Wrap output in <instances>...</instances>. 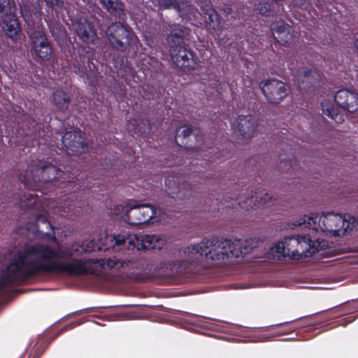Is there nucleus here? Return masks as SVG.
Segmentation results:
<instances>
[{
	"instance_id": "a211bd4d",
	"label": "nucleus",
	"mask_w": 358,
	"mask_h": 358,
	"mask_svg": "<svg viewBox=\"0 0 358 358\" xmlns=\"http://www.w3.org/2000/svg\"><path fill=\"white\" fill-rule=\"evenodd\" d=\"M134 238L136 242L135 246L138 250H160L164 244V241L155 234H145L141 237L134 236Z\"/></svg>"
},
{
	"instance_id": "39448f33",
	"label": "nucleus",
	"mask_w": 358,
	"mask_h": 358,
	"mask_svg": "<svg viewBox=\"0 0 358 358\" xmlns=\"http://www.w3.org/2000/svg\"><path fill=\"white\" fill-rule=\"evenodd\" d=\"M294 227L304 225L312 234H315L318 228L322 231L331 236H340L345 235L350 228V223L341 214L333 212L322 213L318 219V215L310 213L308 217L305 215L292 222Z\"/></svg>"
},
{
	"instance_id": "5701e85b",
	"label": "nucleus",
	"mask_w": 358,
	"mask_h": 358,
	"mask_svg": "<svg viewBox=\"0 0 358 358\" xmlns=\"http://www.w3.org/2000/svg\"><path fill=\"white\" fill-rule=\"evenodd\" d=\"M52 101L55 107L62 112L69 108L71 99L69 94L62 90H57L52 93Z\"/></svg>"
},
{
	"instance_id": "c756f323",
	"label": "nucleus",
	"mask_w": 358,
	"mask_h": 358,
	"mask_svg": "<svg viewBox=\"0 0 358 358\" xmlns=\"http://www.w3.org/2000/svg\"><path fill=\"white\" fill-rule=\"evenodd\" d=\"M255 10L259 15L266 17L273 16V11L271 9V4L265 1H259L255 5Z\"/></svg>"
},
{
	"instance_id": "b1692460",
	"label": "nucleus",
	"mask_w": 358,
	"mask_h": 358,
	"mask_svg": "<svg viewBox=\"0 0 358 358\" xmlns=\"http://www.w3.org/2000/svg\"><path fill=\"white\" fill-rule=\"evenodd\" d=\"M322 112L327 116L334 120L336 123H342L345 119L340 114V110L338 107L334 106L329 103H322Z\"/></svg>"
},
{
	"instance_id": "2f4dec72",
	"label": "nucleus",
	"mask_w": 358,
	"mask_h": 358,
	"mask_svg": "<svg viewBox=\"0 0 358 358\" xmlns=\"http://www.w3.org/2000/svg\"><path fill=\"white\" fill-rule=\"evenodd\" d=\"M81 60L92 62L94 59L93 52L90 47H80L78 49V55L76 57Z\"/></svg>"
},
{
	"instance_id": "20e7f679",
	"label": "nucleus",
	"mask_w": 358,
	"mask_h": 358,
	"mask_svg": "<svg viewBox=\"0 0 358 358\" xmlns=\"http://www.w3.org/2000/svg\"><path fill=\"white\" fill-rule=\"evenodd\" d=\"M319 245L318 238H315L309 231L303 235L285 236L271 251L274 258L279 260L287 258L299 260L313 256L319 251Z\"/></svg>"
},
{
	"instance_id": "f704fd0d",
	"label": "nucleus",
	"mask_w": 358,
	"mask_h": 358,
	"mask_svg": "<svg viewBox=\"0 0 358 358\" xmlns=\"http://www.w3.org/2000/svg\"><path fill=\"white\" fill-rule=\"evenodd\" d=\"M278 169L282 173H289L292 171L293 168L292 160L291 157L282 158V155L280 157V162L278 164Z\"/></svg>"
},
{
	"instance_id": "09e8293b",
	"label": "nucleus",
	"mask_w": 358,
	"mask_h": 358,
	"mask_svg": "<svg viewBox=\"0 0 358 358\" xmlns=\"http://www.w3.org/2000/svg\"><path fill=\"white\" fill-rule=\"evenodd\" d=\"M115 263L110 259L108 260V266L110 267H114Z\"/></svg>"
},
{
	"instance_id": "a18cd8bd",
	"label": "nucleus",
	"mask_w": 358,
	"mask_h": 358,
	"mask_svg": "<svg viewBox=\"0 0 358 358\" xmlns=\"http://www.w3.org/2000/svg\"><path fill=\"white\" fill-rule=\"evenodd\" d=\"M324 2H325V0H316L315 3L317 8H320L323 6Z\"/></svg>"
},
{
	"instance_id": "0eeeda50",
	"label": "nucleus",
	"mask_w": 358,
	"mask_h": 358,
	"mask_svg": "<svg viewBox=\"0 0 358 358\" xmlns=\"http://www.w3.org/2000/svg\"><path fill=\"white\" fill-rule=\"evenodd\" d=\"M157 215L156 208L150 203L131 202L127 205L123 220L130 225L148 224Z\"/></svg>"
},
{
	"instance_id": "dca6fc26",
	"label": "nucleus",
	"mask_w": 358,
	"mask_h": 358,
	"mask_svg": "<svg viewBox=\"0 0 358 358\" xmlns=\"http://www.w3.org/2000/svg\"><path fill=\"white\" fill-rule=\"evenodd\" d=\"M189 29L180 24L171 26V31L167 35L166 41L169 51L186 46L185 41L188 40Z\"/></svg>"
},
{
	"instance_id": "c85d7f7f",
	"label": "nucleus",
	"mask_w": 358,
	"mask_h": 358,
	"mask_svg": "<svg viewBox=\"0 0 358 358\" xmlns=\"http://www.w3.org/2000/svg\"><path fill=\"white\" fill-rule=\"evenodd\" d=\"M294 38L293 29L292 26L289 25V29H285V30L278 34L275 36V40L280 45L284 46H289Z\"/></svg>"
},
{
	"instance_id": "4468645a",
	"label": "nucleus",
	"mask_w": 358,
	"mask_h": 358,
	"mask_svg": "<svg viewBox=\"0 0 358 358\" xmlns=\"http://www.w3.org/2000/svg\"><path fill=\"white\" fill-rule=\"evenodd\" d=\"M296 79L300 90L308 92L314 90L320 81V76L317 70L303 67L297 71Z\"/></svg>"
},
{
	"instance_id": "423d86ee",
	"label": "nucleus",
	"mask_w": 358,
	"mask_h": 358,
	"mask_svg": "<svg viewBox=\"0 0 358 358\" xmlns=\"http://www.w3.org/2000/svg\"><path fill=\"white\" fill-rule=\"evenodd\" d=\"M106 35L111 46L120 52H124L129 48L134 37H136L125 21L110 23L107 28Z\"/></svg>"
},
{
	"instance_id": "c03bdc74",
	"label": "nucleus",
	"mask_w": 358,
	"mask_h": 358,
	"mask_svg": "<svg viewBox=\"0 0 358 358\" xmlns=\"http://www.w3.org/2000/svg\"><path fill=\"white\" fill-rule=\"evenodd\" d=\"M24 196L27 198V196L24 194ZM38 196L37 195H35L32 193H29L27 194V199L31 200V199H34V203H35L36 202V199H37V197Z\"/></svg>"
},
{
	"instance_id": "f3484780",
	"label": "nucleus",
	"mask_w": 358,
	"mask_h": 358,
	"mask_svg": "<svg viewBox=\"0 0 358 358\" xmlns=\"http://www.w3.org/2000/svg\"><path fill=\"white\" fill-rule=\"evenodd\" d=\"M236 122L237 124L234 128L235 132L241 136L243 139L250 140L257 127L252 115H238Z\"/></svg>"
},
{
	"instance_id": "4be33fe9",
	"label": "nucleus",
	"mask_w": 358,
	"mask_h": 358,
	"mask_svg": "<svg viewBox=\"0 0 358 358\" xmlns=\"http://www.w3.org/2000/svg\"><path fill=\"white\" fill-rule=\"evenodd\" d=\"M36 224L37 230L38 232L41 233L43 236L52 238L53 241L57 240L54 227L45 215H37Z\"/></svg>"
},
{
	"instance_id": "79ce46f5",
	"label": "nucleus",
	"mask_w": 358,
	"mask_h": 358,
	"mask_svg": "<svg viewBox=\"0 0 358 358\" xmlns=\"http://www.w3.org/2000/svg\"><path fill=\"white\" fill-rule=\"evenodd\" d=\"M20 9H21V11L22 13H23L24 12L25 13H31V6L28 4V5H21L20 4Z\"/></svg>"
},
{
	"instance_id": "864d4df0",
	"label": "nucleus",
	"mask_w": 358,
	"mask_h": 358,
	"mask_svg": "<svg viewBox=\"0 0 358 358\" xmlns=\"http://www.w3.org/2000/svg\"><path fill=\"white\" fill-rule=\"evenodd\" d=\"M29 358H30V357H29Z\"/></svg>"
},
{
	"instance_id": "e433bc0d",
	"label": "nucleus",
	"mask_w": 358,
	"mask_h": 358,
	"mask_svg": "<svg viewBox=\"0 0 358 358\" xmlns=\"http://www.w3.org/2000/svg\"><path fill=\"white\" fill-rule=\"evenodd\" d=\"M13 8H15L14 3H11L10 0H0V14L6 15Z\"/></svg>"
},
{
	"instance_id": "37998d69",
	"label": "nucleus",
	"mask_w": 358,
	"mask_h": 358,
	"mask_svg": "<svg viewBox=\"0 0 358 358\" xmlns=\"http://www.w3.org/2000/svg\"><path fill=\"white\" fill-rule=\"evenodd\" d=\"M296 327L295 326H293V325H291L289 326L287 329H285L282 334H289V333H292L293 332L295 329H296Z\"/></svg>"
},
{
	"instance_id": "49530a36",
	"label": "nucleus",
	"mask_w": 358,
	"mask_h": 358,
	"mask_svg": "<svg viewBox=\"0 0 358 358\" xmlns=\"http://www.w3.org/2000/svg\"><path fill=\"white\" fill-rule=\"evenodd\" d=\"M354 43H355V47L358 50V34L355 36Z\"/></svg>"
},
{
	"instance_id": "72a5a7b5",
	"label": "nucleus",
	"mask_w": 358,
	"mask_h": 358,
	"mask_svg": "<svg viewBox=\"0 0 358 358\" xmlns=\"http://www.w3.org/2000/svg\"><path fill=\"white\" fill-rule=\"evenodd\" d=\"M352 94L354 97L352 100L349 97L348 98V102H346V106H344L343 110L349 112V113H355L358 110V93L352 92Z\"/></svg>"
},
{
	"instance_id": "3c124183",
	"label": "nucleus",
	"mask_w": 358,
	"mask_h": 358,
	"mask_svg": "<svg viewBox=\"0 0 358 358\" xmlns=\"http://www.w3.org/2000/svg\"><path fill=\"white\" fill-rule=\"evenodd\" d=\"M214 161H215V159L213 157H211V159H208V162H209L213 163V162H214Z\"/></svg>"
},
{
	"instance_id": "cd10ccee",
	"label": "nucleus",
	"mask_w": 358,
	"mask_h": 358,
	"mask_svg": "<svg viewBox=\"0 0 358 358\" xmlns=\"http://www.w3.org/2000/svg\"><path fill=\"white\" fill-rule=\"evenodd\" d=\"M348 97L352 100H354L352 92L345 89H341L336 92L334 95V101L337 106L343 109L344 106H346Z\"/></svg>"
},
{
	"instance_id": "1a4fd4ad",
	"label": "nucleus",
	"mask_w": 358,
	"mask_h": 358,
	"mask_svg": "<svg viewBox=\"0 0 358 358\" xmlns=\"http://www.w3.org/2000/svg\"><path fill=\"white\" fill-rule=\"evenodd\" d=\"M170 56L174 64L185 73H189L197 69L199 59L194 52L186 46L173 49Z\"/></svg>"
},
{
	"instance_id": "6e6552de",
	"label": "nucleus",
	"mask_w": 358,
	"mask_h": 358,
	"mask_svg": "<svg viewBox=\"0 0 358 358\" xmlns=\"http://www.w3.org/2000/svg\"><path fill=\"white\" fill-rule=\"evenodd\" d=\"M259 86L262 94L271 104H279L290 92L285 83L275 78L262 80Z\"/></svg>"
},
{
	"instance_id": "9d476101",
	"label": "nucleus",
	"mask_w": 358,
	"mask_h": 358,
	"mask_svg": "<svg viewBox=\"0 0 358 358\" xmlns=\"http://www.w3.org/2000/svg\"><path fill=\"white\" fill-rule=\"evenodd\" d=\"M245 193L239 194L235 199V203L247 210L253 206H269L270 203H273V197L268 192H254V187H250Z\"/></svg>"
},
{
	"instance_id": "2eb2a0df",
	"label": "nucleus",
	"mask_w": 358,
	"mask_h": 358,
	"mask_svg": "<svg viewBox=\"0 0 358 358\" xmlns=\"http://www.w3.org/2000/svg\"><path fill=\"white\" fill-rule=\"evenodd\" d=\"M167 194L175 200H185L193 196L192 186L187 182L178 183L169 178L165 180Z\"/></svg>"
},
{
	"instance_id": "a19ab883",
	"label": "nucleus",
	"mask_w": 358,
	"mask_h": 358,
	"mask_svg": "<svg viewBox=\"0 0 358 358\" xmlns=\"http://www.w3.org/2000/svg\"><path fill=\"white\" fill-rule=\"evenodd\" d=\"M213 172V171L212 170H194V173H196L199 176V178L201 179L213 178V176H214Z\"/></svg>"
},
{
	"instance_id": "7c9ffc66",
	"label": "nucleus",
	"mask_w": 358,
	"mask_h": 358,
	"mask_svg": "<svg viewBox=\"0 0 358 358\" xmlns=\"http://www.w3.org/2000/svg\"><path fill=\"white\" fill-rule=\"evenodd\" d=\"M158 6L160 9H174L180 13L181 7L178 0H157Z\"/></svg>"
},
{
	"instance_id": "ddd939ff",
	"label": "nucleus",
	"mask_w": 358,
	"mask_h": 358,
	"mask_svg": "<svg viewBox=\"0 0 358 358\" xmlns=\"http://www.w3.org/2000/svg\"><path fill=\"white\" fill-rule=\"evenodd\" d=\"M32 50L37 57L43 61H49L52 55V48L43 31L37 30L30 36Z\"/></svg>"
},
{
	"instance_id": "ea45409f",
	"label": "nucleus",
	"mask_w": 358,
	"mask_h": 358,
	"mask_svg": "<svg viewBox=\"0 0 358 358\" xmlns=\"http://www.w3.org/2000/svg\"><path fill=\"white\" fill-rule=\"evenodd\" d=\"M224 15H228L232 12V6L230 3H222L219 5L214 4Z\"/></svg>"
},
{
	"instance_id": "f03ea898",
	"label": "nucleus",
	"mask_w": 358,
	"mask_h": 358,
	"mask_svg": "<svg viewBox=\"0 0 358 358\" xmlns=\"http://www.w3.org/2000/svg\"><path fill=\"white\" fill-rule=\"evenodd\" d=\"M20 180L25 188L44 194L60 189L56 194H65L66 196L60 203V214L71 220L80 212L78 208H80L74 193L82 187H88L80 182L77 176L67 174L51 162L44 159L31 161L24 173H20Z\"/></svg>"
},
{
	"instance_id": "4c0bfd02",
	"label": "nucleus",
	"mask_w": 358,
	"mask_h": 358,
	"mask_svg": "<svg viewBox=\"0 0 358 358\" xmlns=\"http://www.w3.org/2000/svg\"><path fill=\"white\" fill-rule=\"evenodd\" d=\"M291 4L294 7H297L301 9H310L312 4L308 0H291Z\"/></svg>"
},
{
	"instance_id": "9b49d317",
	"label": "nucleus",
	"mask_w": 358,
	"mask_h": 358,
	"mask_svg": "<svg viewBox=\"0 0 358 358\" xmlns=\"http://www.w3.org/2000/svg\"><path fill=\"white\" fill-rule=\"evenodd\" d=\"M175 141L178 146L187 150H194L201 145L203 136L199 129L182 125L176 131Z\"/></svg>"
},
{
	"instance_id": "473e14b6",
	"label": "nucleus",
	"mask_w": 358,
	"mask_h": 358,
	"mask_svg": "<svg viewBox=\"0 0 358 358\" xmlns=\"http://www.w3.org/2000/svg\"><path fill=\"white\" fill-rule=\"evenodd\" d=\"M285 29H289V24L284 20L275 21L271 24V31L274 38L278 34L282 32Z\"/></svg>"
},
{
	"instance_id": "6ab92c4d",
	"label": "nucleus",
	"mask_w": 358,
	"mask_h": 358,
	"mask_svg": "<svg viewBox=\"0 0 358 358\" xmlns=\"http://www.w3.org/2000/svg\"><path fill=\"white\" fill-rule=\"evenodd\" d=\"M75 29L77 36L85 43H93L96 33L93 24L85 19H80L76 22Z\"/></svg>"
},
{
	"instance_id": "58836bf2",
	"label": "nucleus",
	"mask_w": 358,
	"mask_h": 358,
	"mask_svg": "<svg viewBox=\"0 0 358 358\" xmlns=\"http://www.w3.org/2000/svg\"><path fill=\"white\" fill-rule=\"evenodd\" d=\"M195 263L194 259L191 260H179L178 262V265L179 268L180 269V272L185 271L187 272L188 270L193 266Z\"/></svg>"
},
{
	"instance_id": "f8f14e48",
	"label": "nucleus",
	"mask_w": 358,
	"mask_h": 358,
	"mask_svg": "<svg viewBox=\"0 0 358 358\" xmlns=\"http://www.w3.org/2000/svg\"><path fill=\"white\" fill-rule=\"evenodd\" d=\"M62 145L71 155L78 156L88 150V143L80 129L66 132L62 138Z\"/></svg>"
},
{
	"instance_id": "bb28decb",
	"label": "nucleus",
	"mask_w": 358,
	"mask_h": 358,
	"mask_svg": "<svg viewBox=\"0 0 358 358\" xmlns=\"http://www.w3.org/2000/svg\"><path fill=\"white\" fill-rule=\"evenodd\" d=\"M134 234H130L129 232L124 231L114 236L115 245L117 246L124 245L127 243L129 245H136L135 238Z\"/></svg>"
},
{
	"instance_id": "a878e982",
	"label": "nucleus",
	"mask_w": 358,
	"mask_h": 358,
	"mask_svg": "<svg viewBox=\"0 0 358 358\" xmlns=\"http://www.w3.org/2000/svg\"><path fill=\"white\" fill-rule=\"evenodd\" d=\"M90 63L92 62L90 61L84 62L76 57L71 64V68L76 74L83 78L87 74V68H90Z\"/></svg>"
},
{
	"instance_id": "7ed1b4c3",
	"label": "nucleus",
	"mask_w": 358,
	"mask_h": 358,
	"mask_svg": "<svg viewBox=\"0 0 358 358\" xmlns=\"http://www.w3.org/2000/svg\"><path fill=\"white\" fill-rule=\"evenodd\" d=\"M252 250V247L243 244L241 240L231 242L227 238L210 236L187 247L185 252L196 256L197 261L205 260L213 266H221L230 258L244 257Z\"/></svg>"
},
{
	"instance_id": "603ef678",
	"label": "nucleus",
	"mask_w": 358,
	"mask_h": 358,
	"mask_svg": "<svg viewBox=\"0 0 358 358\" xmlns=\"http://www.w3.org/2000/svg\"><path fill=\"white\" fill-rule=\"evenodd\" d=\"M207 164V163H206V159H203V162H202L201 163V166L203 167V164Z\"/></svg>"
},
{
	"instance_id": "412c9836",
	"label": "nucleus",
	"mask_w": 358,
	"mask_h": 358,
	"mask_svg": "<svg viewBox=\"0 0 358 358\" xmlns=\"http://www.w3.org/2000/svg\"><path fill=\"white\" fill-rule=\"evenodd\" d=\"M100 1L115 21H125L127 17L124 5L119 0H100Z\"/></svg>"
},
{
	"instance_id": "c9c22d12",
	"label": "nucleus",
	"mask_w": 358,
	"mask_h": 358,
	"mask_svg": "<svg viewBox=\"0 0 358 358\" xmlns=\"http://www.w3.org/2000/svg\"><path fill=\"white\" fill-rule=\"evenodd\" d=\"M49 8L56 13H59L63 10L64 6V0H43Z\"/></svg>"
},
{
	"instance_id": "de8ad7c7",
	"label": "nucleus",
	"mask_w": 358,
	"mask_h": 358,
	"mask_svg": "<svg viewBox=\"0 0 358 358\" xmlns=\"http://www.w3.org/2000/svg\"><path fill=\"white\" fill-rule=\"evenodd\" d=\"M96 308H85V309L83 310L82 311L85 312V313H91Z\"/></svg>"
},
{
	"instance_id": "8fccbe9b",
	"label": "nucleus",
	"mask_w": 358,
	"mask_h": 358,
	"mask_svg": "<svg viewBox=\"0 0 358 358\" xmlns=\"http://www.w3.org/2000/svg\"><path fill=\"white\" fill-rule=\"evenodd\" d=\"M292 322H283V323H280L279 324H276L277 327H280V326H282V325H285V324H289V323H291Z\"/></svg>"
},
{
	"instance_id": "aec40b11",
	"label": "nucleus",
	"mask_w": 358,
	"mask_h": 358,
	"mask_svg": "<svg viewBox=\"0 0 358 358\" xmlns=\"http://www.w3.org/2000/svg\"><path fill=\"white\" fill-rule=\"evenodd\" d=\"M1 19L6 34L10 38H15L20 32L21 27L15 14V8L1 15Z\"/></svg>"
},
{
	"instance_id": "393cba45",
	"label": "nucleus",
	"mask_w": 358,
	"mask_h": 358,
	"mask_svg": "<svg viewBox=\"0 0 358 358\" xmlns=\"http://www.w3.org/2000/svg\"><path fill=\"white\" fill-rule=\"evenodd\" d=\"M129 129L134 134H143L149 132L150 124L148 120L145 119H134L129 124Z\"/></svg>"
},
{
	"instance_id": "f257e3e1",
	"label": "nucleus",
	"mask_w": 358,
	"mask_h": 358,
	"mask_svg": "<svg viewBox=\"0 0 358 358\" xmlns=\"http://www.w3.org/2000/svg\"><path fill=\"white\" fill-rule=\"evenodd\" d=\"M95 245L92 240L85 245L75 241L58 248L43 243L27 245L13 255L6 273L0 275V292L15 282H24L42 274L85 275L86 261L74 257L94 251Z\"/></svg>"
}]
</instances>
